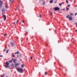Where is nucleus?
Listing matches in <instances>:
<instances>
[{
    "label": "nucleus",
    "instance_id": "obj_27",
    "mask_svg": "<svg viewBox=\"0 0 77 77\" xmlns=\"http://www.w3.org/2000/svg\"><path fill=\"white\" fill-rule=\"evenodd\" d=\"M70 5H67L68 7H70Z\"/></svg>",
    "mask_w": 77,
    "mask_h": 77
},
{
    "label": "nucleus",
    "instance_id": "obj_1",
    "mask_svg": "<svg viewBox=\"0 0 77 77\" xmlns=\"http://www.w3.org/2000/svg\"><path fill=\"white\" fill-rule=\"evenodd\" d=\"M16 69L19 72H24L23 69L21 68H17Z\"/></svg>",
    "mask_w": 77,
    "mask_h": 77
},
{
    "label": "nucleus",
    "instance_id": "obj_42",
    "mask_svg": "<svg viewBox=\"0 0 77 77\" xmlns=\"http://www.w3.org/2000/svg\"><path fill=\"white\" fill-rule=\"evenodd\" d=\"M57 2H55V3H57Z\"/></svg>",
    "mask_w": 77,
    "mask_h": 77
},
{
    "label": "nucleus",
    "instance_id": "obj_43",
    "mask_svg": "<svg viewBox=\"0 0 77 77\" xmlns=\"http://www.w3.org/2000/svg\"><path fill=\"white\" fill-rule=\"evenodd\" d=\"M46 46L47 47V45H46Z\"/></svg>",
    "mask_w": 77,
    "mask_h": 77
},
{
    "label": "nucleus",
    "instance_id": "obj_15",
    "mask_svg": "<svg viewBox=\"0 0 77 77\" xmlns=\"http://www.w3.org/2000/svg\"><path fill=\"white\" fill-rule=\"evenodd\" d=\"M5 7L6 8H8V6L7 5H5Z\"/></svg>",
    "mask_w": 77,
    "mask_h": 77
},
{
    "label": "nucleus",
    "instance_id": "obj_2",
    "mask_svg": "<svg viewBox=\"0 0 77 77\" xmlns=\"http://www.w3.org/2000/svg\"><path fill=\"white\" fill-rule=\"evenodd\" d=\"M9 62H6L5 63V67H6V68H9Z\"/></svg>",
    "mask_w": 77,
    "mask_h": 77
},
{
    "label": "nucleus",
    "instance_id": "obj_22",
    "mask_svg": "<svg viewBox=\"0 0 77 77\" xmlns=\"http://www.w3.org/2000/svg\"><path fill=\"white\" fill-rule=\"evenodd\" d=\"M18 22H19V21L18 20H17V24H18Z\"/></svg>",
    "mask_w": 77,
    "mask_h": 77
},
{
    "label": "nucleus",
    "instance_id": "obj_11",
    "mask_svg": "<svg viewBox=\"0 0 77 77\" xmlns=\"http://www.w3.org/2000/svg\"><path fill=\"white\" fill-rule=\"evenodd\" d=\"M5 74H3L2 75H1V77H4V76H5Z\"/></svg>",
    "mask_w": 77,
    "mask_h": 77
},
{
    "label": "nucleus",
    "instance_id": "obj_28",
    "mask_svg": "<svg viewBox=\"0 0 77 77\" xmlns=\"http://www.w3.org/2000/svg\"><path fill=\"white\" fill-rule=\"evenodd\" d=\"M22 23H24V20H22Z\"/></svg>",
    "mask_w": 77,
    "mask_h": 77
},
{
    "label": "nucleus",
    "instance_id": "obj_36",
    "mask_svg": "<svg viewBox=\"0 0 77 77\" xmlns=\"http://www.w3.org/2000/svg\"><path fill=\"white\" fill-rule=\"evenodd\" d=\"M13 24H15V23L14 22V23H13Z\"/></svg>",
    "mask_w": 77,
    "mask_h": 77
},
{
    "label": "nucleus",
    "instance_id": "obj_13",
    "mask_svg": "<svg viewBox=\"0 0 77 77\" xmlns=\"http://www.w3.org/2000/svg\"><path fill=\"white\" fill-rule=\"evenodd\" d=\"M62 4H63V3H60L59 4V5L60 6H62Z\"/></svg>",
    "mask_w": 77,
    "mask_h": 77
},
{
    "label": "nucleus",
    "instance_id": "obj_23",
    "mask_svg": "<svg viewBox=\"0 0 77 77\" xmlns=\"http://www.w3.org/2000/svg\"><path fill=\"white\" fill-rule=\"evenodd\" d=\"M66 3H68V0H66Z\"/></svg>",
    "mask_w": 77,
    "mask_h": 77
},
{
    "label": "nucleus",
    "instance_id": "obj_34",
    "mask_svg": "<svg viewBox=\"0 0 77 77\" xmlns=\"http://www.w3.org/2000/svg\"><path fill=\"white\" fill-rule=\"evenodd\" d=\"M77 13H76L75 14V15H77Z\"/></svg>",
    "mask_w": 77,
    "mask_h": 77
},
{
    "label": "nucleus",
    "instance_id": "obj_46",
    "mask_svg": "<svg viewBox=\"0 0 77 77\" xmlns=\"http://www.w3.org/2000/svg\"><path fill=\"white\" fill-rule=\"evenodd\" d=\"M48 44V43H47V45Z\"/></svg>",
    "mask_w": 77,
    "mask_h": 77
},
{
    "label": "nucleus",
    "instance_id": "obj_14",
    "mask_svg": "<svg viewBox=\"0 0 77 77\" xmlns=\"http://www.w3.org/2000/svg\"><path fill=\"white\" fill-rule=\"evenodd\" d=\"M14 54H19V51H18L17 52H15L14 53Z\"/></svg>",
    "mask_w": 77,
    "mask_h": 77
},
{
    "label": "nucleus",
    "instance_id": "obj_8",
    "mask_svg": "<svg viewBox=\"0 0 77 77\" xmlns=\"http://www.w3.org/2000/svg\"><path fill=\"white\" fill-rule=\"evenodd\" d=\"M3 5V2L0 1V6H2Z\"/></svg>",
    "mask_w": 77,
    "mask_h": 77
},
{
    "label": "nucleus",
    "instance_id": "obj_35",
    "mask_svg": "<svg viewBox=\"0 0 77 77\" xmlns=\"http://www.w3.org/2000/svg\"><path fill=\"white\" fill-rule=\"evenodd\" d=\"M39 17H41V15H39Z\"/></svg>",
    "mask_w": 77,
    "mask_h": 77
},
{
    "label": "nucleus",
    "instance_id": "obj_6",
    "mask_svg": "<svg viewBox=\"0 0 77 77\" xmlns=\"http://www.w3.org/2000/svg\"><path fill=\"white\" fill-rule=\"evenodd\" d=\"M68 19L69 20H72V17H69Z\"/></svg>",
    "mask_w": 77,
    "mask_h": 77
},
{
    "label": "nucleus",
    "instance_id": "obj_5",
    "mask_svg": "<svg viewBox=\"0 0 77 77\" xmlns=\"http://www.w3.org/2000/svg\"><path fill=\"white\" fill-rule=\"evenodd\" d=\"M10 44L12 47H15V45L12 42H11L10 43Z\"/></svg>",
    "mask_w": 77,
    "mask_h": 77
},
{
    "label": "nucleus",
    "instance_id": "obj_7",
    "mask_svg": "<svg viewBox=\"0 0 77 77\" xmlns=\"http://www.w3.org/2000/svg\"><path fill=\"white\" fill-rule=\"evenodd\" d=\"M20 65V63H17L16 64H15V66H18Z\"/></svg>",
    "mask_w": 77,
    "mask_h": 77
},
{
    "label": "nucleus",
    "instance_id": "obj_29",
    "mask_svg": "<svg viewBox=\"0 0 77 77\" xmlns=\"http://www.w3.org/2000/svg\"><path fill=\"white\" fill-rule=\"evenodd\" d=\"M0 57H3V55H0Z\"/></svg>",
    "mask_w": 77,
    "mask_h": 77
},
{
    "label": "nucleus",
    "instance_id": "obj_44",
    "mask_svg": "<svg viewBox=\"0 0 77 77\" xmlns=\"http://www.w3.org/2000/svg\"><path fill=\"white\" fill-rule=\"evenodd\" d=\"M1 8L0 7V9H1Z\"/></svg>",
    "mask_w": 77,
    "mask_h": 77
},
{
    "label": "nucleus",
    "instance_id": "obj_12",
    "mask_svg": "<svg viewBox=\"0 0 77 77\" xmlns=\"http://www.w3.org/2000/svg\"><path fill=\"white\" fill-rule=\"evenodd\" d=\"M12 57H15V55H14V54H12Z\"/></svg>",
    "mask_w": 77,
    "mask_h": 77
},
{
    "label": "nucleus",
    "instance_id": "obj_38",
    "mask_svg": "<svg viewBox=\"0 0 77 77\" xmlns=\"http://www.w3.org/2000/svg\"><path fill=\"white\" fill-rule=\"evenodd\" d=\"M6 34H5V35H4V36H6Z\"/></svg>",
    "mask_w": 77,
    "mask_h": 77
},
{
    "label": "nucleus",
    "instance_id": "obj_31",
    "mask_svg": "<svg viewBox=\"0 0 77 77\" xmlns=\"http://www.w3.org/2000/svg\"><path fill=\"white\" fill-rule=\"evenodd\" d=\"M69 15H68L67 16H66V18H68V17H69Z\"/></svg>",
    "mask_w": 77,
    "mask_h": 77
},
{
    "label": "nucleus",
    "instance_id": "obj_37",
    "mask_svg": "<svg viewBox=\"0 0 77 77\" xmlns=\"http://www.w3.org/2000/svg\"><path fill=\"white\" fill-rule=\"evenodd\" d=\"M17 57H19L18 56V55H17Z\"/></svg>",
    "mask_w": 77,
    "mask_h": 77
},
{
    "label": "nucleus",
    "instance_id": "obj_30",
    "mask_svg": "<svg viewBox=\"0 0 77 77\" xmlns=\"http://www.w3.org/2000/svg\"><path fill=\"white\" fill-rule=\"evenodd\" d=\"M45 75H47V72H45Z\"/></svg>",
    "mask_w": 77,
    "mask_h": 77
},
{
    "label": "nucleus",
    "instance_id": "obj_20",
    "mask_svg": "<svg viewBox=\"0 0 77 77\" xmlns=\"http://www.w3.org/2000/svg\"><path fill=\"white\" fill-rule=\"evenodd\" d=\"M45 2H43V4H42L43 5H45Z\"/></svg>",
    "mask_w": 77,
    "mask_h": 77
},
{
    "label": "nucleus",
    "instance_id": "obj_17",
    "mask_svg": "<svg viewBox=\"0 0 77 77\" xmlns=\"http://www.w3.org/2000/svg\"><path fill=\"white\" fill-rule=\"evenodd\" d=\"M74 15V14L72 13L70 14V16H73Z\"/></svg>",
    "mask_w": 77,
    "mask_h": 77
},
{
    "label": "nucleus",
    "instance_id": "obj_16",
    "mask_svg": "<svg viewBox=\"0 0 77 77\" xmlns=\"http://www.w3.org/2000/svg\"><path fill=\"white\" fill-rule=\"evenodd\" d=\"M13 62H14V63H15V62H16V59H15L13 60Z\"/></svg>",
    "mask_w": 77,
    "mask_h": 77
},
{
    "label": "nucleus",
    "instance_id": "obj_32",
    "mask_svg": "<svg viewBox=\"0 0 77 77\" xmlns=\"http://www.w3.org/2000/svg\"><path fill=\"white\" fill-rule=\"evenodd\" d=\"M5 50H5V49H4V50L3 51H5Z\"/></svg>",
    "mask_w": 77,
    "mask_h": 77
},
{
    "label": "nucleus",
    "instance_id": "obj_19",
    "mask_svg": "<svg viewBox=\"0 0 77 77\" xmlns=\"http://www.w3.org/2000/svg\"><path fill=\"white\" fill-rule=\"evenodd\" d=\"M2 12H5V10H4L3 9H2Z\"/></svg>",
    "mask_w": 77,
    "mask_h": 77
},
{
    "label": "nucleus",
    "instance_id": "obj_3",
    "mask_svg": "<svg viewBox=\"0 0 77 77\" xmlns=\"http://www.w3.org/2000/svg\"><path fill=\"white\" fill-rule=\"evenodd\" d=\"M60 10V8H59V7H55L54 8V10L55 11H59Z\"/></svg>",
    "mask_w": 77,
    "mask_h": 77
},
{
    "label": "nucleus",
    "instance_id": "obj_41",
    "mask_svg": "<svg viewBox=\"0 0 77 77\" xmlns=\"http://www.w3.org/2000/svg\"><path fill=\"white\" fill-rule=\"evenodd\" d=\"M9 1H10V2H11V0H9Z\"/></svg>",
    "mask_w": 77,
    "mask_h": 77
},
{
    "label": "nucleus",
    "instance_id": "obj_25",
    "mask_svg": "<svg viewBox=\"0 0 77 77\" xmlns=\"http://www.w3.org/2000/svg\"><path fill=\"white\" fill-rule=\"evenodd\" d=\"M75 24L76 25V27H77V23H75Z\"/></svg>",
    "mask_w": 77,
    "mask_h": 77
},
{
    "label": "nucleus",
    "instance_id": "obj_21",
    "mask_svg": "<svg viewBox=\"0 0 77 77\" xmlns=\"http://www.w3.org/2000/svg\"><path fill=\"white\" fill-rule=\"evenodd\" d=\"M69 10V8H66V10L67 11H68Z\"/></svg>",
    "mask_w": 77,
    "mask_h": 77
},
{
    "label": "nucleus",
    "instance_id": "obj_24",
    "mask_svg": "<svg viewBox=\"0 0 77 77\" xmlns=\"http://www.w3.org/2000/svg\"><path fill=\"white\" fill-rule=\"evenodd\" d=\"M50 15H52V13H51V12H50Z\"/></svg>",
    "mask_w": 77,
    "mask_h": 77
},
{
    "label": "nucleus",
    "instance_id": "obj_40",
    "mask_svg": "<svg viewBox=\"0 0 77 77\" xmlns=\"http://www.w3.org/2000/svg\"><path fill=\"white\" fill-rule=\"evenodd\" d=\"M28 39V38H27V40Z\"/></svg>",
    "mask_w": 77,
    "mask_h": 77
},
{
    "label": "nucleus",
    "instance_id": "obj_45",
    "mask_svg": "<svg viewBox=\"0 0 77 77\" xmlns=\"http://www.w3.org/2000/svg\"><path fill=\"white\" fill-rule=\"evenodd\" d=\"M18 38H17L18 39Z\"/></svg>",
    "mask_w": 77,
    "mask_h": 77
},
{
    "label": "nucleus",
    "instance_id": "obj_10",
    "mask_svg": "<svg viewBox=\"0 0 77 77\" xmlns=\"http://www.w3.org/2000/svg\"><path fill=\"white\" fill-rule=\"evenodd\" d=\"M53 2V0H51L50 1V3H52Z\"/></svg>",
    "mask_w": 77,
    "mask_h": 77
},
{
    "label": "nucleus",
    "instance_id": "obj_33",
    "mask_svg": "<svg viewBox=\"0 0 77 77\" xmlns=\"http://www.w3.org/2000/svg\"><path fill=\"white\" fill-rule=\"evenodd\" d=\"M30 59H31V60H32V57H30Z\"/></svg>",
    "mask_w": 77,
    "mask_h": 77
},
{
    "label": "nucleus",
    "instance_id": "obj_9",
    "mask_svg": "<svg viewBox=\"0 0 77 77\" xmlns=\"http://www.w3.org/2000/svg\"><path fill=\"white\" fill-rule=\"evenodd\" d=\"M21 66L22 68H24V64H23L21 65Z\"/></svg>",
    "mask_w": 77,
    "mask_h": 77
},
{
    "label": "nucleus",
    "instance_id": "obj_26",
    "mask_svg": "<svg viewBox=\"0 0 77 77\" xmlns=\"http://www.w3.org/2000/svg\"><path fill=\"white\" fill-rule=\"evenodd\" d=\"M8 50H7V51H6V53H8Z\"/></svg>",
    "mask_w": 77,
    "mask_h": 77
},
{
    "label": "nucleus",
    "instance_id": "obj_39",
    "mask_svg": "<svg viewBox=\"0 0 77 77\" xmlns=\"http://www.w3.org/2000/svg\"><path fill=\"white\" fill-rule=\"evenodd\" d=\"M75 32H77V30H75Z\"/></svg>",
    "mask_w": 77,
    "mask_h": 77
},
{
    "label": "nucleus",
    "instance_id": "obj_18",
    "mask_svg": "<svg viewBox=\"0 0 77 77\" xmlns=\"http://www.w3.org/2000/svg\"><path fill=\"white\" fill-rule=\"evenodd\" d=\"M8 62L10 63H11V62H12V60H9L8 61Z\"/></svg>",
    "mask_w": 77,
    "mask_h": 77
},
{
    "label": "nucleus",
    "instance_id": "obj_4",
    "mask_svg": "<svg viewBox=\"0 0 77 77\" xmlns=\"http://www.w3.org/2000/svg\"><path fill=\"white\" fill-rule=\"evenodd\" d=\"M3 18H4L3 19L5 21H6V15H3Z\"/></svg>",
    "mask_w": 77,
    "mask_h": 77
}]
</instances>
